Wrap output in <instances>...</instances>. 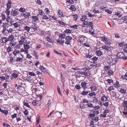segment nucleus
Listing matches in <instances>:
<instances>
[{"label":"nucleus","instance_id":"1","mask_svg":"<svg viewBox=\"0 0 127 127\" xmlns=\"http://www.w3.org/2000/svg\"><path fill=\"white\" fill-rule=\"evenodd\" d=\"M10 23L11 24L10 26H13L15 28L18 27L20 25V22L19 21L16 22L15 21H13L12 19L10 20Z\"/></svg>","mask_w":127,"mask_h":127},{"label":"nucleus","instance_id":"2","mask_svg":"<svg viewBox=\"0 0 127 127\" xmlns=\"http://www.w3.org/2000/svg\"><path fill=\"white\" fill-rule=\"evenodd\" d=\"M89 26H90L92 29H93L94 26L93 23L91 22H84L83 23L82 25V26L85 28H88Z\"/></svg>","mask_w":127,"mask_h":127},{"label":"nucleus","instance_id":"3","mask_svg":"<svg viewBox=\"0 0 127 127\" xmlns=\"http://www.w3.org/2000/svg\"><path fill=\"white\" fill-rule=\"evenodd\" d=\"M87 38L84 35H82L81 36L79 37L77 41L80 44H82L86 41H87Z\"/></svg>","mask_w":127,"mask_h":127},{"label":"nucleus","instance_id":"4","mask_svg":"<svg viewBox=\"0 0 127 127\" xmlns=\"http://www.w3.org/2000/svg\"><path fill=\"white\" fill-rule=\"evenodd\" d=\"M124 53L122 52H119L117 55V57L119 59L122 58L124 60H127V56H125Z\"/></svg>","mask_w":127,"mask_h":127},{"label":"nucleus","instance_id":"5","mask_svg":"<svg viewBox=\"0 0 127 127\" xmlns=\"http://www.w3.org/2000/svg\"><path fill=\"white\" fill-rule=\"evenodd\" d=\"M20 38L19 40V44L20 45H22L25 44V40L26 39L25 36H21L20 37Z\"/></svg>","mask_w":127,"mask_h":127},{"label":"nucleus","instance_id":"6","mask_svg":"<svg viewBox=\"0 0 127 127\" xmlns=\"http://www.w3.org/2000/svg\"><path fill=\"white\" fill-rule=\"evenodd\" d=\"M72 38L69 36H67L66 37L65 44H70L71 40L72 39Z\"/></svg>","mask_w":127,"mask_h":127},{"label":"nucleus","instance_id":"7","mask_svg":"<svg viewBox=\"0 0 127 127\" xmlns=\"http://www.w3.org/2000/svg\"><path fill=\"white\" fill-rule=\"evenodd\" d=\"M102 40L105 43L106 45H110L111 43L109 41H108V39L106 37L104 36H102L101 37Z\"/></svg>","mask_w":127,"mask_h":127},{"label":"nucleus","instance_id":"8","mask_svg":"<svg viewBox=\"0 0 127 127\" xmlns=\"http://www.w3.org/2000/svg\"><path fill=\"white\" fill-rule=\"evenodd\" d=\"M13 54L14 55V56H17L19 55H22V57L23 58V55H22L20 53V51L19 50H16L14 51L13 53Z\"/></svg>","mask_w":127,"mask_h":127},{"label":"nucleus","instance_id":"9","mask_svg":"<svg viewBox=\"0 0 127 127\" xmlns=\"http://www.w3.org/2000/svg\"><path fill=\"white\" fill-rule=\"evenodd\" d=\"M21 15H22L24 17L26 18H27L29 17L31 15V14H30L29 12H25L23 13Z\"/></svg>","mask_w":127,"mask_h":127},{"label":"nucleus","instance_id":"10","mask_svg":"<svg viewBox=\"0 0 127 127\" xmlns=\"http://www.w3.org/2000/svg\"><path fill=\"white\" fill-rule=\"evenodd\" d=\"M101 48L107 51H110L111 50V48L109 46L103 45L102 46Z\"/></svg>","mask_w":127,"mask_h":127},{"label":"nucleus","instance_id":"11","mask_svg":"<svg viewBox=\"0 0 127 127\" xmlns=\"http://www.w3.org/2000/svg\"><path fill=\"white\" fill-rule=\"evenodd\" d=\"M18 14V12L15 10H12L11 12V15L13 16H15Z\"/></svg>","mask_w":127,"mask_h":127},{"label":"nucleus","instance_id":"12","mask_svg":"<svg viewBox=\"0 0 127 127\" xmlns=\"http://www.w3.org/2000/svg\"><path fill=\"white\" fill-rule=\"evenodd\" d=\"M39 68L43 72H48V71L46 68H44L43 66L40 65L39 66Z\"/></svg>","mask_w":127,"mask_h":127},{"label":"nucleus","instance_id":"13","mask_svg":"<svg viewBox=\"0 0 127 127\" xmlns=\"http://www.w3.org/2000/svg\"><path fill=\"white\" fill-rule=\"evenodd\" d=\"M9 26V24L7 22L4 23H3L2 27L3 29H7Z\"/></svg>","mask_w":127,"mask_h":127},{"label":"nucleus","instance_id":"14","mask_svg":"<svg viewBox=\"0 0 127 127\" xmlns=\"http://www.w3.org/2000/svg\"><path fill=\"white\" fill-rule=\"evenodd\" d=\"M58 14L59 16L60 17H64L65 16L63 14L62 11L60 10H59L58 11Z\"/></svg>","mask_w":127,"mask_h":127},{"label":"nucleus","instance_id":"15","mask_svg":"<svg viewBox=\"0 0 127 127\" xmlns=\"http://www.w3.org/2000/svg\"><path fill=\"white\" fill-rule=\"evenodd\" d=\"M79 74H82L87 76H88L89 75H88V73L86 71H79L78 72Z\"/></svg>","mask_w":127,"mask_h":127},{"label":"nucleus","instance_id":"16","mask_svg":"<svg viewBox=\"0 0 127 127\" xmlns=\"http://www.w3.org/2000/svg\"><path fill=\"white\" fill-rule=\"evenodd\" d=\"M38 27L37 26L36 24H33L32 26V28L34 30V31L37 30L38 29Z\"/></svg>","mask_w":127,"mask_h":127},{"label":"nucleus","instance_id":"17","mask_svg":"<svg viewBox=\"0 0 127 127\" xmlns=\"http://www.w3.org/2000/svg\"><path fill=\"white\" fill-rule=\"evenodd\" d=\"M12 2L10 0H8V2L7 4V8L9 9H10L11 7V5Z\"/></svg>","mask_w":127,"mask_h":127},{"label":"nucleus","instance_id":"18","mask_svg":"<svg viewBox=\"0 0 127 127\" xmlns=\"http://www.w3.org/2000/svg\"><path fill=\"white\" fill-rule=\"evenodd\" d=\"M14 38V36L12 35H9V37H7V39L8 41H12Z\"/></svg>","mask_w":127,"mask_h":127},{"label":"nucleus","instance_id":"19","mask_svg":"<svg viewBox=\"0 0 127 127\" xmlns=\"http://www.w3.org/2000/svg\"><path fill=\"white\" fill-rule=\"evenodd\" d=\"M46 38L47 41L49 42L52 43L53 40L50 36H49L46 37Z\"/></svg>","mask_w":127,"mask_h":127},{"label":"nucleus","instance_id":"20","mask_svg":"<svg viewBox=\"0 0 127 127\" xmlns=\"http://www.w3.org/2000/svg\"><path fill=\"white\" fill-rule=\"evenodd\" d=\"M9 44L10 45V46H11V47H12V46H15L16 47L18 46L19 45H16L17 44L16 43V42H13L12 41L10 42L9 43Z\"/></svg>","mask_w":127,"mask_h":127},{"label":"nucleus","instance_id":"21","mask_svg":"<svg viewBox=\"0 0 127 127\" xmlns=\"http://www.w3.org/2000/svg\"><path fill=\"white\" fill-rule=\"evenodd\" d=\"M1 38L2 42L3 43H5L8 41L7 37H1Z\"/></svg>","mask_w":127,"mask_h":127},{"label":"nucleus","instance_id":"22","mask_svg":"<svg viewBox=\"0 0 127 127\" xmlns=\"http://www.w3.org/2000/svg\"><path fill=\"white\" fill-rule=\"evenodd\" d=\"M87 84V83L85 82H82L81 83V86L82 87L84 88V90H85V89L87 87H86L87 86L86 85Z\"/></svg>","mask_w":127,"mask_h":127},{"label":"nucleus","instance_id":"23","mask_svg":"<svg viewBox=\"0 0 127 127\" xmlns=\"http://www.w3.org/2000/svg\"><path fill=\"white\" fill-rule=\"evenodd\" d=\"M65 36V34L64 33H60L59 34V37L62 39L64 38Z\"/></svg>","mask_w":127,"mask_h":127},{"label":"nucleus","instance_id":"24","mask_svg":"<svg viewBox=\"0 0 127 127\" xmlns=\"http://www.w3.org/2000/svg\"><path fill=\"white\" fill-rule=\"evenodd\" d=\"M24 30L27 31V32H29L31 29V28L30 27H29L27 25L24 27Z\"/></svg>","mask_w":127,"mask_h":127},{"label":"nucleus","instance_id":"25","mask_svg":"<svg viewBox=\"0 0 127 127\" xmlns=\"http://www.w3.org/2000/svg\"><path fill=\"white\" fill-rule=\"evenodd\" d=\"M33 54L35 56L36 59H37L38 57V53L37 51L34 50L33 51Z\"/></svg>","mask_w":127,"mask_h":127},{"label":"nucleus","instance_id":"26","mask_svg":"<svg viewBox=\"0 0 127 127\" xmlns=\"http://www.w3.org/2000/svg\"><path fill=\"white\" fill-rule=\"evenodd\" d=\"M108 98L107 96H106L105 95L103 96L101 98V100L103 101H105Z\"/></svg>","mask_w":127,"mask_h":127},{"label":"nucleus","instance_id":"27","mask_svg":"<svg viewBox=\"0 0 127 127\" xmlns=\"http://www.w3.org/2000/svg\"><path fill=\"white\" fill-rule=\"evenodd\" d=\"M6 50L7 52L8 53H9L10 51H12L13 50L11 47L9 46L7 48Z\"/></svg>","mask_w":127,"mask_h":127},{"label":"nucleus","instance_id":"28","mask_svg":"<svg viewBox=\"0 0 127 127\" xmlns=\"http://www.w3.org/2000/svg\"><path fill=\"white\" fill-rule=\"evenodd\" d=\"M96 53L98 56H100L102 54V52L100 50H96Z\"/></svg>","mask_w":127,"mask_h":127},{"label":"nucleus","instance_id":"29","mask_svg":"<svg viewBox=\"0 0 127 127\" xmlns=\"http://www.w3.org/2000/svg\"><path fill=\"white\" fill-rule=\"evenodd\" d=\"M2 33L4 35L8 34V30L7 29H3L2 31Z\"/></svg>","mask_w":127,"mask_h":127},{"label":"nucleus","instance_id":"30","mask_svg":"<svg viewBox=\"0 0 127 127\" xmlns=\"http://www.w3.org/2000/svg\"><path fill=\"white\" fill-rule=\"evenodd\" d=\"M24 44V48L25 49H29L30 48V47L29 45L27 44Z\"/></svg>","mask_w":127,"mask_h":127},{"label":"nucleus","instance_id":"31","mask_svg":"<svg viewBox=\"0 0 127 127\" xmlns=\"http://www.w3.org/2000/svg\"><path fill=\"white\" fill-rule=\"evenodd\" d=\"M20 11L23 12V13L25 12L26 11V9L24 7H21L19 9Z\"/></svg>","mask_w":127,"mask_h":127},{"label":"nucleus","instance_id":"32","mask_svg":"<svg viewBox=\"0 0 127 127\" xmlns=\"http://www.w3.org/2000/svg\"><path fill=\"white\" fill-rule=\"evenodd\" d=\"M120 91L122 93L125 94L126 93V90L125 89H121Z\"/></svg>","mask_w":127,"mask_h":127},{"label":"nucleus","instance_id":"33","mask_svg":"<svg viewBox=\"0 0 127 127\" xmlns=\"http://www.w3.org/2000/svg\"><path fill=\"white\" fill-rule=\"evenodd\" d=\"M57 41L58 43H59L60 44H63L64 43V40H60L59 39L58 40H57Z\"/></svg>","mask_w":127,"mask_h":127},{"label":"nucleus","instance_id":"34","mask_svg":"<svg viewBox=\"0 0 127 127\" xmlns=\"http://www.w3.org/2000/svg\"><path fill=\"white\" fill-rule=\"evenodd\" d=\"M107 72L108 74L110 76L113 74V71L111 70H109L107 71Z\"/></svg>","mask_w":127,"mask_h":127},{"label":"nucleus","instance_id":"35","mask_svg":"<svg viewBox=\"0 0 127 127\" xmlns=\"http://www.w3.org/2000/svg\"><path fill=\"white\" fill-rule=\"evenodd\" d=\"M32 18L33 20L35 21H36L38 20V18L37 16H33L32 17Z\"/></svg>","mask_w":127,"mask_h":127},{"label":"nucleus","instance_id":"36","mask_svg":"<svg viewBox=\"0 0 127 127\" xmlns=\"http://www.w3.org/2000/svg\"><path fill=\"white\" fill-rule=\"evenodd\" d=\"M87 19V17L86 16H83L81 18V20L82 21H84Z\"/></svg>","mask_w":127,"mask_h":127},{"label":"nucleus","instance_id":"37","mask_svg":"<svg viewBox=\"0 0 127 127\" xmlns=\"http://www.w3.org/2000/svg\"><path fill=\"white\" fill-rule=\"evenodd\" d=\"M11 75L13 78H16L18 76V74L15 73H13Z\"/></svg>","mask_w":127,"mask_h":127},{"label":"nucleus","instance_id":"38","mask_svg":"<svg viewBox=\"0 0 127 127\" xmlns=\"http://www.w3.org/2000/svg\"><path fill=\"white\" fill-rule=\"evenodd\" d=\"M96 95V94L94 92H91L88 94V95L90 97H92L93 95L95 96Z\"/></svg>","mask_w":127,"mask_h":127},{"label":"nucleus","instance_id":"39","mask_svg":"<svg viewBox=\"0 0 127 127\" xmlns=\"http://www.w3.org/2000/svg\"><path fill=\"white\" fill-rule=\"evenodd\" d=\"M44 45L46 47H48L50 48L52 47L51 45L47 42H46L45 43Z\"/></svg>","mask_w":127,"mask_h":127},{"label":"nucleus","instance_id":"40","mask_svg":"<svg viewBox=\"0 0 127 127\" xmlns=\"http://www.w3.org/2000/svg\"><path fill=\"white\" fill-rule=\"evenodd\" d=\"M70 8V10L72 11H75L76 10V9L75 8L74 6V5H71Z\"/></svg>","mask_w":127,"mask_h":127},{"label":"nucleus","instance_id":"41","mask_svg":"<svg viewBox=\"0 0 127 127\" xmlns=\"http://www.w3.org/2000/svg\"><path fill=\"white\" fill-rule=\"evenodd\" d=\"M115 15H117V16L119 17H121L122 16V15L121 14V13L120 12H116L115 14Z\"/></svg>","mask_w":127,"mask_h":127},{"label":"nucleus","instance_id":"42","mask_svg":"<svg viewBox=\"0 0 127 127\" xmlns=\"http://www.w3.org/2000/svg\"><path fill=\"white\" fill-rule=\"evenodd\" d=\"M64 32L65 33H70L71 32V31L70 30L66 29Z\"/></svg>","mask_w":127,"mask_h":127},{"label":"nucleus","instance_id":"43","mask_svg":"<svg viewBox=\"0 0 127 127\" xmlns=\"http://www.w3.org/2000/svg\"><path fill=\"white\" fill-rule=\"evenodd\" d=\"M87 106L90 108H94V106H93V104L90 102L88 103Z\"/></svg>","mask_w":127,"mask_h":127},{"label":"nucleus","instance_id":"44","mask_svg":"<svg viewBox=\"0 0 127 127\" xmlns=\"http://www.w3.org/2000/svg\"><path fill=\"white\" fill-rule=\"evenodd\" d=\"M89 92L88 91H83L81 93V94L83 95H87Z\"/></svg>","mask_w":127,"mask_h":127},{"label":"nucleus","instance_id":"45","mask_svg":"<svg viewBox=\"0 0 127 127\" xmlns=\"http://www.w3.org/2000/svg\"><path fill=\"white\" fill-rule=\"evenodd\" d=\"M98 59V58L95 56L94 57L92 58V60L94 62L96 61Z\"/></svg>","mask_w":127,"mask_h":127},{"label":"nucleus","instance_id":"46","mask_svg":"<svg viewBox=\"0 0 127 127\" xmlns=\"http://www.w3.org/2000/svg\"><path fill=\"white\" fill-rule=\"evenodd\" d=\"M23 103L24 105L26 106L29 108H30L31 106L29 105L28 103L26 102H24Z\"/></svg>","mask_w":127,"mask_h":127},{"label":"nucleus","instance_id":"47","mask_svg":"<svg viewBox=\"0 0 127 127\" xmlns=\"http://www.w3.org/2000/svg\"><path fill=\"white\" fill-rule=\"evenodd\" d=\"M78 25H73L72 26H70V27L72 28H73L74 29H76L77 28V27L78 26Z\"/></svg>","mask_w":127,"mask_h":127},{"label":"nucleus","instance_id":"48","mask_svg":"<svg viewBox=\"0 0 127 127\" xmlns=\"http://www.w3.org/2000/svg\"><path fill=\"white\" fill-rule=\"evenodd\" d=\"M114 90V88L112 86H111L108 87V90L110 91L112 90Z\"/></svg>","mask_w":127,"mask_h":127},{"label":"nucleus","instance_id":"49","mask_svg":"<svg viewBox=\"0 0 127 127\" xmlns=\"http://www.w3.org/2000/svg\"><path fill=\"white\" fill-rule=\"evenodd\" d=\"M73 16L74 20L75 21H76L78 18V16L76 14L73 15Z\"/></svg>","mask_w":127,"mask_h":127},{"label":"nucleus","instance_id":"50","mask_svg":"<svg viewBox=\"0 0 127 127\" xmlns=\"http://www.w3.org/2000/svg\"><path fill=\"white\" fill-rule=\"evenodd\" d=\"M66 2L68 3H71V4H73L74 3V1L73 0H67Z\"/></svg>","mask_w":127,"mask_h":127},{"label":"nucleus","instance_id":"51","mask_svg":"<svg viewBox=\"0 0 127 127\" xmlns=\"http://www.w3.org/2000/svg\"><path fill=\"white\" fill-rule=\"evenodd\" d=\"M125 75H122L121 76V78H122L124 80H127V79Z\"/></svg>","mask_w":127,"mask_h":127},{"label":"nucleus","instance_id":"52","mask_svg":"<svg viewBox=\"0 0 127 127\" xmlns=\"http://www.w3.org/2000/svg\"><path fill=\"white\" fill-rule=\"evenodd\" d=\"M2 112L4 113V115H6L8 113V111L7 110H3Z\"/></svg>","mask_w":127,"mask_h":127},{"label":"nucleus","instance_id":"53","mask_svg":"<svg viewBox=\"0 0 127 127\" xmlns=\"http://www.w3.org/2000/svg\"><path fill=\"white\" fill-rule=\"evenodd\" d=\"M93 98L94 99L93 101V102L95 103V102H97L98 101V99L96 97H93Z\"/></svg>","mask_w":127,"mask_h":127},{"label":"nucleus","instance_id":"54","mask_svg":"<svg viewBox=\"0 0 127 127\" xmlns=\"http://www.w3.org/2000/svg\"><path fill=\"white\" fill-rule=\"evenodd\" d=\"M28 112H29L27 109H25V111L24 112V114L26 116H27L29 114Z\"/></svg>","mask_w":127,"mask_h":127},{"label":"nucleus","instance_id":"55","mask_svg":"<svg viewBox=\"0 0 127 127\" xmlns=\"http://www.w3.org/2000/svg\"><path fill=\"white\" fill-rule=\"evenodd\" d=\"M57 88L58 92L60 95H61V93L60 88L58 86H57Z\"/></svg>","mask_w":127,"mask_h":127},{"label":"nucleus","instance_id":"56","mask_svg":"<svg viewBox=\"0 0 127 127\" xmlns=\"http://www.w3.org/2000/svg\"><path fill=\"white\" fill-rule=\"evenodd\" d=\"M109 111V110L108 109H106L103 112V114H106L108 113Z\"/></svg>","mask_w":127,"mask_h":127},{"label":"nucleus","instance_id":"57","mask_svg":"<svg viewBox=\"0 0 127 127\" xmlns=\"http://www.w3.org/2000/svg\"><path fill=\"white\" fill-rule=\"evenodd\" d=\"M36 73L37 74L39 75V77H41L42 75V73L39 71H37L36 72Z\"/></svg>","mask_w":127,"mask_h":127},{"label":"nucleus","instance_id":"58","mask_svg":"<svg viewBox=\"0 0 127 127\" xmlns=\"http://www.w3.org/2000/svg\"><path fill=\"white\" fill-rule=\"evenodd\" d=\"M105 11L106 12H107L108 13L110 14L112 13V12L110 11L109 9H106L105 10Z\"/></svg>","mask_w":127,"mask_h":127},{"label":"nucleus","instance_id":"59","mask_svg":"<svg viewBox=\"0 0 127 127\" xmlns=\"http://www.w3.org/2000/svg\"><path fill=\"white\" fill-rule=\"evenodd\" d=\"M29 74L31 76H35V74L32 72H30L29 73Z\"/></svg>","mask_w":127,"mask_h":127},{"label":"nucleus","instance_id":"60","mask_svg":"<svg viewBox=\"0 0 127 127\" xmlns=\"http://www.w3.org/2000/svg\"><path fill=\"white\" fill-rule=\"evenodd\" d=\"M123 113L125 115L127 114V110L125 109V108H124V110L123 112Z\"/></svg>","mask_w":127,"mask_h":127},{"label":"nucleus","instance_id":"61","mask_svg":"<svg viewBox=\"0 0 127 127\" xmlns=\"http://www.w3.org/2000/svg\"><path fill=\"white\" fill-rule=\"evenodd\" d=\"M39 14L43 16L44 14V13L43 12L42 10H40L39 11Z\"/></svg>","mask_w":127,"mask_h":127},{"label":"nucleus","instance_id":"62","mask_svg":"<svg viewBox=\"0 0 127 127\" xmlns=\"http://www.w3.org/2000/svg\"><path fill=\"white\" fill-rule=\"evenodd\" d=\"M109 105V103L108 102H106L103 104V105L105 106L106 107H108Z\"/></svg>","mask_w":127,"mask_h":127},{"label":"nucleus","instance_id":"63","mask_svg":"<svg viewBox=\"0 0 127 127\" xmlns=\"http://www.w3.org/2000/svg\"><path fill=\"white\" fill-rule=\"evenodd\" d=\"M89 32L92 35H93L95 34L94 31H93L92 30H89Z\"/></svg>","mask_w":127,"mask_h":127},{"label":"nucleus","instance_id":"64","mask_svg":"<svg viewBox=\"0 0 127 127\" xmlns=\"http://www.w3.org/2000/svg\"><path fill=\"white\" fill-rule=\"evenodd\" d=\"M37 101L36 100H33L32 102V104L34 105H36Z\"/></svg>","mask_w":127,"mask_h":127}]
</instances>
